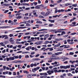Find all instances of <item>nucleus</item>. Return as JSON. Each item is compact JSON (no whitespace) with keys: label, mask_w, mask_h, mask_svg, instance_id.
I'll return each mask as SVG.
<instances>
[{"label":"nucleus","mask_w":78,"mask_h":78,"mask_svg":"<svg viewBox=\"0 0 78 78\" xmlns=\"http://www.w3.org/2000/svg\"><path fill=\"white\" fill-rule=\"evenodd\" d=\"M2 39L4 38V39H8V37L6 35H2Z\"/></svg>","instance_id":"obj_1"},{"label":"nucleus","mask_w":78,"mask_h":78,"mask_svg":"<svg viewBox=\"0 0 78 78\" xmlns=\"http://www.w3.org/2000/svg\"><path fill=\"white\" fill-rule=\"evenodd\" d=\"M9 41L11 42V44H13L14 43V41L12 39V38H9Z\"/></svg>","instance_id":"obj_2"},{"label":"nucleus","mask_w":78,"mask_h":78,"mask_svg":"<svg viewBox=\"0 0 78 78\" xmlns=\"http://www.w3.org/2000/svg\"><path fill=\"white\" fill-rule=\"evenodd\" d=\"M71 40L70 39H68L67 40V42H69L68 43V44H74V42H70V41Z\"/></svg>","instance_id":"obj_3"},{"label":"nucleus","mask_w":78,"mask_h":78,"mask_svg":"<svg viewBox=\"0 0 78 78\" xmlns=\"http://www.w3.org/2000/svg\"><path fill=\"white\" fill-rule=\"evenodd\" d=\"M61 30H66L65 29H60L58 30L57 31L58 32V33H60L62 31Z\"/></svg>","instance_id":"obj_4"},{"label":"nucleus","mask_w":78,"mask_h":78,"mask_svg":"<svg viewBox=\"0 0 78 78\" xmlns=\"http://www.w3.org/2000/svg\"><path fill=\"white\" fill-rule=\"evenodd\" d=\"M61 59H64L62 60V61H65V60L66 59H68L66 57H62Z\"/></svg>","instance_id":"obj_5"},{"label":"nucleus","mask_w":78,"mask_h":78,"mask_svg":"<svg viewBox=\"0 0 78 78\" xmlns=\"http://www.w3.org/2000/svg\"><path fill=\"white\" fill-rule=\"evenodd\" d=\"M49 13H50V12L49 11H48V12H46V14H45L44 15V16H48V15H49Z\"/></svg>","instance_id":"obj_6"},{"label":"nucleus","mask_w":78,"mask_h":78,"mask_svg":"<svg viewBox=\"0 0 78 78\" xmlns=\"http://www.w3.org/2000/svg\"><path fill=\"white\" fill-rule=\"evenodd\" d=\"M60 69H66V68H65V66H60Z\"/></svg>","instance_id":"obj_7"},{"label":"nucleus","mask_w":78,"mask_h":78,"mask_svg":"<svg viewBox=\"0 0 78 78\" xmlns=\"http://www.w3.org/2000/svg\"><path fill=\"white\" fill-rule=\"evenodd\" d=\"M60 45H61L60 43H59V44L55 45L54 46V47H59V46H60Z\"/></svg>","instance_id":"obj_8"},{"label":"nucleus","mask_w":78,"mask_h":78,"mask_svg":"<svg viewBox=\"0 0 78 78\" xmlns=\"http://www.w3.org/2000/svg\"><path fill=\"white\" fill-rule=\"evenodd\" d=\"M37 69H36V68H35L34 69H32V72L33 73H34V71H37Z\"/></svg>","instance_id":"obj_9"},{"label":"nucleus","mask_w":78,"mask_h":78,"mask_svg":"<svg viewBox=\"0 0 78 78\" xmlns=\"http://www.w3.org/2000/svg\"><path fill=\"white\" fill-rule=\"evenodd\" d=\"M14 16V15H9V18H10V19H11V18H12V17H13V16Z\"/></svg>","instance_id":"obj_10"},{"label":"nucleus","mask_w":78,"mask_h":78,"mask_svg":"<svg viewBox=\"0 0 78 78\" xmlns=\"http://www.w3.org/2000/svg\"><path fill=\"white\" fill-rule=\"evenodd\" d=\"M6 5V3L3 4L2 6H5L6 7H8L9 5H10V4H8L7 5Z\"/></svg>","instance_id":"obj_11"},{"label":"nucleus","mask_w":78,"mask_h":78,"mask_svg":"<svg viewBox=\"0 0 78 78\" xmlns=\"http://www.w3.org/2000/svg\"><path fill=\"white\" fill-rule=\"evenodd\" d=\"M54 71H51V72L48 73V75H51L52 73H54Z\"/></svg>","instance_id":"obj_12"},{"label":"nucleus","mask_w":78,"mask_h":78,"mask_svg":"<svg viewBox=\"0 0 78 78\" xmlns=\"http://www.w3.org/2000/svg\"><path fill=\"white\" fill-rule=\"evenodd\" d=\"M9 60H14V57H9Z\"/></svg>","instance_id":"obj_13"},{"label":"nucleus","mask_w":78,"mask_h":78,"mask_svg":"<svg viewBox=\"0 0 78 78\" xmlns=\"http://www.w3.org/2000/svg\"><path fill=\"white\" fill-rule=\"evenodd\" d=\"M48 21H49V22H51V23H54L55 22V20H48Z\"/></svg>","instance_id":"obj_14"},{"label":"nucleus","mask_w":78,"mask_h":78,"mask_svg":"<svg viewBox=\"0 0 78 78\" xmlns=\"http://www.w3.org/2000/svg\"><path fill=\"white\" fill-rule=\"evenodd\" d=\"M23 76L21 75V76H16V77L18 78H20L23 77Z\"/></svg>","instance_id":"obj_15"},{"label":"nucleus","mask_w":78,"mask_h":78,"mask_svg":"<svg viewBox=\"0 0 78 78\" xmlns=\"http://www.w3.org/2000/svg\"><path fill=\"white\" fill-rule=\"evenodd\" d=\"M47 76H40V78H47Z\"/></svg>","instance_id":"obj_16"},{"label":"nucleus","mask_w":78,"mask_h":78,"mask_svg":"<svg viewBox=\"0 0 78 78\" xmlns=\"http://www.w3.org/2000/svg\"><path fill=\"white\" fill-rule=\"evenodd\" d=\"M35 9H40V7L39 6V5H37L35 7Z\"/></svg>","instance_id":"obj_17"},{"label":"nucleus","mask_w":78,"mask_h":78,"mask_svg":"<svg viewBox=\"0 0 78 78\" xmlns=\"http://www.w3.org/2000/svg\"><path fill=\"white\" fill-rule=\"evenodd\" d=\"M42 23L41 22V21H37L36 23H40L41 24Z\"/></svg>","instance_id":"obj_18"},{"label":"nucleus","mask_w":78,"mask_h":78,"mask_svg":"<svg viewBox=\"0 0 78 78\" xmlns=\"http://www.w3.org/2000/svg\"><path fill=\"white\" fill-rule=\"evenodd\" d=\"M40 34H45L47 33H48V32L44 31H43L42 32H40Z\"/></svg>","instance_id":"obj_19"},{"label":"nucleus","mask_w":78,"mask_h":78,"mask_svg":"<svg viewBox=\"0 0 78 78\" xmlns=\"http://www.w3.org/2000/svg\"><path fill=\"white\" fill-rule=\"evenodd\" d=\"M70 67V66H65V68L66 69H68Z\"/></svg>","instance_id":"obj_20"},{"label":"nucleus","mask_w":78,"mask_h":78,"mask_svg":"<svg viewBox=\"0 0 78 78\" xmlns=\"http://www.w3.org/2000/svg\"><path fill=\"white\" fill-rule=\"evenodd\" d=\"M76 32L70 34V35H72V36H73V35H76Z\"/></svg>","instance_id":"obj_21"},{"label":"nucleus","mask_w":78,"mask_h":78,"mask_svg":"<svg viewBox=\"0 0 78 78\" xmlns=\"http://www.w3.org/2000/svg\"><path fill=\"white\" fill-rule=\"evenodd\" d=\"M50 59H51V60H51V61H52L53 60V61H55L56 60V59H57V58H50Z\"/></svg>","instance_id":"obj_22"},{"label":"nucleus","mask_w":78,"mask_h":78,"mask_svg":"<svg viewBox=\"0 0 78 78\" xmlns=\"http://www.w3.org/2000/svg\"><path fill=\"white\" fill-rule=\"evenodd\" d=\"M36 14H37V13L36 12H34L33 15H35V17H37V16H37V15Z\"/></svg>","instance_id":"obj_23"},{"label":"nucleus","mask_w":78,"mask_h":78,"mask_svg":"<svg viewBox=\"0 0 78 78\" xmlns=\"http://www.w3.org/2000/svg\"><path fill=\"white\" fill-rule=\"evenodd\" d=\"M49 37V34H47L45 36V37L46 38H48V37Z\"/></svg>","instance_id":"obj_24"},{"label":"nucleus","mask_w":78,"mask_h":78,"mask_svg":"<svg viewBox=\"0 0 78 78\" xmlns=\"http://www.w3.org/2000/svg\"><path fill=\"white\" fill-rule=\"evenodd\" d=\"M72 7H76L77 6V4H73L72 5Z\"/></svg>","instance_id":"obj_25"},{"label":"nucleus","mask_w":78,"mask_h":78,"mask_svg":"<svg viewBox=\"0 0 78 78\" xmlns=\"http://www.w3.org/2000/svg\"><path fill=\"white\" fill-rule=\"evenodd\" d=\"M23 73H26L27 74H28V71H23Z\"/></svg>","instance_id":"obj_26"},{"label":"nucleus","mask_w":78,"mask_h":78,"mask_svg":"<svg viewBox=\"0 0 78 78\" xmlns=\"http://www.w3.org/2000/svg\"><path fill=\"white\" fill-rule=\"evenodd\" d=\"M12 23L13 24H14L15 25H16L18 24L17 23L15 22Z\"/></svg>","instance_id":"obj_27"},{"label":"nucleus","mask_w":78,"mask_h":78,"mask_svg":"<svg viewBox=\"0 0 78 78\" xmlns=\"http://www.w3.org/2000/svg\"><path fill=\"white\" fill-rule=\"evenodd\" d=\"M56 55L55 54H52V56L51 57V58H54L55 57Z\"/></svg>","instance_id":"obj_28"},{"label":"nucleus","mask_w":78,"mask_h":78,"mask_svg":"<svg viewBox=\"0 0 78 78\" xmlns=\"http://www.w3.org/2000/svg\"><path fill=\"white\" fill-rule=\"evenodd\" d=\"M74 53L73 52H70L69 53V55H74Z\"/></svg>","instance_id":"obj_29"},{"label":"nucleus","mask_w":78,"mask_h":78,"mask_svg":"<svg viewBox=\"0 0 78 78\" xmlns=\"http://www.w3.org/2000/svg\"><path fill=\"white\" fill-rule=\"evenodd\" d=\"M68 76H73V75L72 74H71L70 73H69V74H68Z\"/></svg>","instance_id":"obj_30"},{"label":"nucleus","mask_w":78,"mask_h":78,"mask_svg":"<svg viewBox=\"0 0 78 78\" xmlns=\"http://www.w3.org/2000/svg\"><path fill=\"white\" fill-rule=\"evenodd\" d=\"M68 4H69V3H68L66 4H65L64 5H64V7L67 6L68 5H69Z\"/></svg>","instance_id":"obj_31"},{"label":"nucleus","mask_w":78,"mask_h":78,"mask_svg":"<svg viewBox=\"0 0 78 78\" xmlns=\"http://www.w3.org/2000/svg\"><path fill=\"white\" fill-rule=\"evenodd\" d=\"M43 75H48V73H43Z\"/></svg>","instance_id":"obj_32"},{"label":"nucleus","mask_w":78,"mask_h":78,"mask_svg":"<svg viewBox=\"0 0 78 78\" xmlns=\"http://www.w3.org/2000/svg\"><path fill=\"white\" fill-rule=\"evenodd\" d=\"M54 24H50L49 25V26L50 27H52V26H53Z\"/></svg>","instance_id":"obj_33"},{"label":"nucleus","mask_w":78,"mask_h":78,"mask_svg":"<svg viewBox=\"0 0 78 78\" xmlns=\"http://www.w3.org/2000/svg\"><path fill=\"white\" fill-rule=\"evenodd\" d=\"M54 54H55V55L56 56L59 55V54L57 52V53L55 52L54 53Z\"/></svg>","instance_id":"obj_34"},{"label":"nucleus","mask_w":78,"mask_h":78,"mask_svg":"<svg viewBox=\"0 0 78 78\" xmlns=\"http://www.w3.org/2000/svg\"><path fill=\"white\" fill-rule=\"evenodd\" d=\"M21 18V16H18L17 18L18 19H20Z\"/></svg>","instance_id":"obj_35"},{"label":"nucleus","mask_w":78,"mask_h":78,"mask_svg":"<svg viewBox=\"0 0 78 78\" xmlns=\"http://www.w3.org/2000/svg\"><path fill=\"white\" fill-rule=\"evenodd\" d=\"M14 58H15L16 59H18L19 58V57L18 56H14Z\"/></svg>","instance_id":"obj_36"},{"label":"nucleus","mask_w":78,"mask_h":78,"mask_svg":"<svg viewBox=\"0 0 78 78\" xmlns=\"http://www.w3.org/2000/svg\"><path fill=\"white\" fill-rule=\"evenodd\" d=\"M9 37H11L13 36V35L12 34H10L9 35Z\"/></svg>","instance_id":"obj_37"},{"label":"nucleus","mask_w":78,"mask_h":78,"mask_svg":"<svg viewBox=\"0 0 78 78\" xmlns=\"http://www.w3.org/2000/svg\"><path fill=\"white\" fill-rule=\"evenodd\" d=\"M40 60L39 58H34V60L35 61H39Z\"/></svg>","instance_id":"obj_38"},{"label":"nucleus","mask_w":78,"mask_h":78,"mask_svg":"<svg viewBox=\"0 0 78 78\" xmlns=\"http://www.w3.org/2000/svg\"><path fill=\"white\" fill-rule=\"evenodd\" d=\"M28 19H29V17H24V19H25L26 20H28Z\"/></svg>","instance_id":"obj_39"},{"label":"nucleus","mask_w":78,"mask_h":78,"mask_svg":"<svg viewBox=\"0 0 78 78\" xmlns=\"http://www.w3.org/2000/svg\"><path fill=\"white\" fill-rule=\"evenodd\" d=\"M9 11V10H5V11L4 12V13H6L8 12Z\"/></svg>","instance_id":"obj_40"},{"label":"nucleus","mask_w":78,"mask_h":78,"mask_svg":"<svg viewBox=\"0 0 78 78\" xmlns=\"http://www.w3.org/2000/svg\"><path fill=\"white\" fill-rule=\"evenodd\" d=\"M43 41H39L37 43H40V44H41L42 43H43Z\"/></svg>","instance_id":"obj_41"},{"label":"nucleus","mask_w":78,"mask_h":78,"mask_svg":"<svg viewBox=\"0 0 78 78\" xmlns=\"http://www.w3.org/2000/svg\"><path fill=\"white\" fill-rule=\"evenodd\" d=\"M39 6L42 7H44L43 5H39Z\"/></svg>","instance_id":"obj_42"},{"label":"nucleus","mask_w":78,"mask_h":78,"mask_svg":"<svg viewBox=\"0 0 78 78\" xmlns=\"http://www.w3.org/2000/svg\"><path fill=\"white\" fill-rule=\"evenodd\" d=\"M50 6L51 7H53L54 6V5H50Z\"/></svg>","instance_id":"obj_43"},{"label":"nucleus","mask_w":78,"mask_h":78,"mask_svg":"<svg viewBox=\"0 0 78 78\" xmlns=\"http://www.w3.org/2000/svg\"><path fill=\"white\" fill-rule=\"evenodd\" d=\"M53 50H54V49L53 48H50V51H52Z\"/></svg>","instance_id":"obj_44"},{"label":"nucleus","mask_w":78,"mask_h":78,"mask_svg":"<svg viewBox=\"0 0 78 78\" xmlns=\"http://www.w3.org/2000/svg\"><path fill=\"white\" fill-rule=\"evenodd\" d=\"M16 43L17 44H21V42H19L18 41L16 42Z\"/></svg>","instance_id":"obj_45"},{"label":"nucleus","mask_w":78,"mask_h":78,"mask_svg":"<svg viewBox=\"0 0 78 78\" xmlns=\"http://www.w3.org/2000/svg\"><path fill=\"white\" fill-rule=\"evenodd\" d=\"M48 43H49V41H45V44H48Z\"/></svg>","instance_id":"obj_46"},{"label":"nucleus","mask_w":78,"mask_h":78,"mask_svg":"<svg viewBox=\"0 0 78 78\" xmlns=\"http://www.w3.org/2000/svg\"><path fill=\"white\" fill-rule=\"evenodd\" d=\"M41 14H42L44 16V15H45V13L44 12H42L41 13Z\"/></svg>","instance_id":"obj_47"},{"label":"nucleus","mask_w":78,"mask_h":78,"mask_svg":"<svg viewBox=\"0 0 78 78\" xmlns=\"http://www.w3.org/2000/svg\"><path fill=\"white\" fill-rule=\"evenodd\" d=\"M41 2L39 0H38V3L39 4H41Z\"/></svg>","instance_id":"obj_48"},{"label":"nucleus","mask_w":78,"mask_h":78,"mask_svg":"<svg viewBox=\"0 0 78 78\" xmlns=\"http://www.w3.org/2000/svg\"><path fill=\"white\" fill-rule=\"evenodd\" d=\"M22 57V56L21 55H19L18 58H19L20 59Z\"/></svg>","instance_id":"obj_49"},{"label":"nucleus","mask_w":78,"mask_h":78,"mask_svg":"<svg viewBox=\"0 0 78 78\" xmlns=\"http://www.w3.org/2000/svg\"><path fill=\"white\" fill-rule=\"evenodd\" d=\"M40 58H44V56L43 55H41V56H40Z\"/></svg>","instance_id":"obj_50"},{"label":"nucleus","mask_w":78,"mask_h":78,"mask_svg":"<svg viewBox=\"0 0 78 78\" xmlns=\"http://www.w3.org/2000/svg\"><path fill=\"white\" fill-rule=\"evenodd\" d=\"M66 34V33L65 32H62L61 33L62 34Z\"/></svg>","instance_id":"obj_51"},{"label":"nucleus","mask_w":78,"mask_h":78,"mask_svg":"<svg viewBox=\"0 0 78 78\" xmlns=\"http://www.w3.org/2000/svg\"><path fill=\"white\" fill-rule=\"evenodd\" d=\"M62 0H59L57 2L58 3H59L61 2H62Z\"/></svg>","instance_id":"obj_52"},{"label":"nucleus","mask_w":78,"mask_h":78,"mask_svg":"<svg viewBox=\"0 0 78 78\" xmlns=\"http://www.w3.org/2000/svg\"><path fill=\"white\" fill-rule=\"evenodd\" d=\"M27 77H28V78H31L32 76L30 75H28V76H27Z\"/></svg>","instance_id":"obj_53"},{"label":"nucleus","mask_w":78,"mask_h":78,"mask_svg":"<svg viewBox=\"0 0 78 78\" xmlns=\"http://www.w3.org/2000/svg\"><path fill=\"white\" fill-rule=\"evenodd\" d=\"M58 12V10L56 9L55 10V13H56Z\"/></svg>","instance_id":"obj_54"},{"label":"nucleus","mask_w":78,"mask_h":78,"mask_svg":"<svg viewBox=\"0 0 78 78\" xmlns=\"http://www.w3.org/2000/svg\"><path fill=\"white\" fill-rule=\"evenodd\" d=\"M58 50H59V51H61L63 50V49L62 48L61 49H58Z\"/></svg>","instance_id":"obj_55"},{"label":"nucleus","mask_w":78,"mask_h":78,"mask_svg":"<svg viewBox=\"0 0 78 78\" xmlns=\"http://www.w3.org/2000/svg\"><path fill=\"white\" fill-rule=\"evenodd\" d=\"M54 72H55V73H58V71L57 70H54Z\"/></svg>","instance_id":"obj_56"},{"label":"nucleus","mask_w":78,"mask_h":78,"mask_svg":"<svg viewBox=\"0 0 78 78\" xmlns=\"http://www.w3.org/2000/svg\"><path fill=\"white\" fill-rule=\"evenodd\" d=\"M26 10H29L30 9V8L29 7L27 8H26Z\"/></svg>","instance_id":"obj_57"},{"label":"nucleus","mask_w":78,"mask_h":78,"mask_svg":"<svg viewBox=\"0 0 78 78\" xmlns=\"http://www.w3.org/2000/svg\"><path fill=\"white\" fill-rule=\"evenodd\" d=\"M41 68H42V70L43 71L45 70V67H42Z\"/></svg>","instance_id":"obj_58"},{"label":"nucleus","mask_w":78,"mask_h":78,"mask_svg":"<svg viewBox=\"0 0 78 78\" xmlns=\"http://www.w3.org/2000/svg\"><path fill=\"white\" fill-rule=\"evenodd\" d=\"M30 26V24H26V26H28V27Z\"/></svg>","instance_id":"obj_59"},{"label":"nucleus","mask_w":78,"mask_h":78,"mask_svg":"<svg viewBox=\"0 0 78 78\" xmlns=\"http://www.w3.org/2000/svg\"><path fill=\"white\" fill-rule=\"evenodd\" d=\"M59 55H60L61 54H62V52H57Z\"/></svg>","instance_id":"obj_60"},{"label":"nucleus","mask_w":78,"mask_h":78,"mask_svg":"<svg viewBox=\"0 0 78 78\" xmlns=\"http://www.w3.org/2000/svg\"><path fill=\"white\" fill-rule=\"evenodd\" d=\"M20 28H22V29H24L26 28V27H20Z\"/></svg>","instance_id":"obj_61"},{"label":"nucleus","mask_w":78,"mask_h":78,"mask_svg":"<svg viewBox=\"0 0 78 78\" xmlns=\"http://www.w3.org/2000/svg\"><path fill=\"white\" fill-rule=\"evenodd\" d=\"M11 74H12V73L11 72H9L8 75H11Z\"/></svg>","instance_id":"obj_62"},{"label":"nucleus","mask_w":78,"mask_h":78,"mask_svg":"<svg viewBox=\"0 0 78 78\" xmlns=\"http://www.w3.org/2000/svg\"><path fill=\"white\" fill-rule=\"evenodd\" d=\"M61 11V12H64V10H63V9H62L61 10H60Z\"/></svg>","instance_id":"obj_63"},{"label":"nucleus","mask_w":78,"mask_h":78,"mask_svg":"<svg viewBox=\"0 0 78 78\" xmlns=\"http://www.w3.org/2000/svg\"><path fill=\"white\" fill-rule=\"evenodd\" d=\"M18 47L20 48H21V45H18Z\"/></svg>","instance_id":"obj_64"}]
</instances>
